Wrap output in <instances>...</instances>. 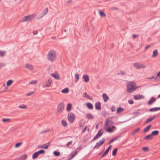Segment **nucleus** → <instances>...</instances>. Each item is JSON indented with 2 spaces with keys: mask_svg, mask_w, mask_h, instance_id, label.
Segmentation results:
<instances>
[{
  "mask_svg": "<svg viewBox=\"0 0 160 160\" xmlns=\"http://www.w3.org/2000/svg\"><path fill=\"white\" fill-rule=\"evenodd\" d=\"M135 83L133 81L129 82L127 84V91L129 93L134 91L137 88Z\"/></svg>",
  "mask_w": 160,
  "mask_h": 160,
  "instance_id": "nucleus-1",
  "label": "nucleus"
},
{
  "mask_svg": "<svg viewBox=\"0 0 160 160\" xmlns=\"http://www.w3.org/2000/svg\"><path fill=\"white\" fill-rule=\"evenodd\" d=\"M47 57L48 60L51 62H53L56 58V53L53 50L50 51L47 55Z\"/></svg>",
  "mask_w": 160,
  "mask_h": 160,
  "instance_id": "nucleus-2",
  "label": "nucleus"
},
{
  "mask_svg": "<svg viewBox=\"0 0 160 160\" xmlns=\"http://www.w3.org/2000/svg\"><path fill=\"white\" fill-rule=\"evenodd\" d=\"M34 18L33 15L26 16L23 17L20 22H30Z\"/></svg>",
  "mask_w": 160,
  "mask_h": 160,
  "instance_id": "nucleus-3",
  "label": "nucleus"
},
{
  "mask_svg": "<svg viewBox=\"0 0 160 160\" xmlns=\"http://www.w3.org/2000/svg\"><path fill=\"white\" fill-rule=\"evenodd\" d=\"M109 122H111V123L113 122L111 120L109 121L108 119H107L105 121V125L104 127V129L106 130L108 132H113V130L111 128H109L108 129H107L109 125Z\"/></svg>",
  "mask_w": 160,
  "mask_h": 160,
  "instance_id": "nucleus-4",
  "label": "nucleus"
},
{
  "mask_svg": "<svg viewBox=\"0 0 160 160\" xmlns=\"http://www.w3.org/2000/svg\"><path fill=\"white\" fill-rule=\"evenodd\" d=\"M68 120L71 123H72L75 119V116L72 113H69L68 115Z\"/></svg>",
  "mask_w": 160,
  "mask_h": 160,
  "instance_id": "nucleus-5",
  "label": "nucleus"
},
{
  "mask_svg": "<svg viewBox=\"0 0 160 160\" xmlns=\"http://www.w3.org/2000/svg\"><path fill=\"white\" fill-rule=\"evenodd\" d=\"M133 66L137 69L145 68L146 66L139 62H135L133 64Z\"/></svg>",
  "mask_w": 160,
  "mask_h": 160,
  "instance_id": "nucleus-6",
  "label": "nucleus"
},
{
  "mask_svg": "<svg viewBox=\"0 0 160 160\" xmlns=\"http://www.w3.org/2000/svg\"><path fill=\"white\" fill-rule=\"evenodd\" d=\"M64 109V104L63 102H60L58 105L57 110L59 112H62Z\"/></svg>",
  "mask_w": 160,
  "mask_h": 160,
  "instance_id": "nucleus-7",
  "label": "nucleus"
},
{
  "mask_svg": "<svg viewBox=\"0 0 160 160\" xmlns=\"http://www.w3.org/2000/svg\"><path fill=\"white\" fill-rule=\"evenodd\" d=\"M105 140L104 138H102L101 140H100L98 142H97L94 147V148H96L100 147L101 145L102 144L105 142Z\"/></svg>",
  "mask_w": 160,
  "mask_h": 160,
  "instance_id": "nucleus-8",
  "label": "nucleus"
},
{
  "mask_svg": "<svg viewBox=\"0 0 160 160\" xmlns=\"http://www.w3.org/2000/svg\"><path fill=\"white\" fill-rule=\"evenodd\" d=\"M50 75L56 79H59L60 78V75L59 73L57 72H55L53 73H51Z\"/></svg>",
  "mask_w": 160,
  "mask_h": 160,
  "instance_id": "nucleus-9",
  "label": "nucleus"
},
{
  "mask_svg": "<svg viewBox=\"0 0 160 160\" xmlns=\"http://www.w3.org/2000/svg\"><path fill=\"white\" fill-rule=\"evenodd\" d=\"M156 100V99L153 97H152L150 100L148 101V105H151L153 103H154Z\"/></svg>",
  "mask_w": 160,
  "mask_h": 160,
  "instance_id": "nucleus-10",
  "label": "nucleus"
},
{
  "mask_svg": "<svg viewBox=\"0 0 160 160\" xmlns=\"http://www.w3.org/2000/svg\"><path fill=\"white\" fill-rule=\"evenodd\" d=\"M154 78L155 79H160V71L158 72L157 73L156 76L155 77L154 76H152L151 77L148 78L147 79H152Z\"/></svg>",
  "mask_w": 160,
  "mask_h": 160,
  "instance_id": "nucleus-11",
  "label": "nucleus"
},
{
  "mask_svg": "<svg viewBox=\"0 0 160 160\" xmlns=\"http://www.w3.org/2000/svg\"><path fill=\"white\" fill-rule=\"evenodd\" d=\"M95 108L97 110H99L101 109V103L99 102H98L95 103Z\"/></svg>",
  "mask_w": 160,
  "mask_h": 160,
  "instance_id": "nucleus-12",
  "label": "nucleus"
},
{
  "mask_svg": "<svg viewBox=\"0 0 160 160\" xmlns=\"http://www.w3.org/2000/svg\"><path fill=\"white\" fill-rule=\"evenodd\" d=\"M112 146L111 145L104 152V153L102 154L101 156V158H103L105 157L106 154L108 153V151L111 147Z\"/></svg>",
  "mask_w": 160,
  "mask_h": 160,
  "instance_id": "nucleus-13",
  "label": "nucleus"
},
{
  "mask_svg": "<svg viewBox=\"0 0 160 160\" xmlns=\"http://www.w3.org/2000/svg\"><path fill=\"white\" fill-rule=\"evenodd\" d=\"M102 97L104 101L105 102H107L109 99V97L107 95L106 93H104L103 94Z\"/></svg>",
  "mask_w": 160,
  "mask_h": 160,
  "instance_id": "nucleus-14",
  "label": "nucleus"
},
{
  "mask_svg": "<svg viewBox=\"0 0 160 160\" xmlns=\"http://www.w3.org/2000/svg\"><path fill=\"white\" fill-rule=\"evenodd\" d=\"M160 110V107H155L150 108L149 110V111L151 112H155L158 110Z\"/></svg>",
  "mask_w": 160,
  "mask_h": 160,
  "instance_id": "nucleus-15",
  "label": "nucleus"
},
{
  "mask_svg": "<svg viewBox=\"0 0 160 160\" xmlns=\"http://www.w3.org/2000/svg\"><path fill=\"white\" fill-rule=\"evenodd\" d=\"M155 115H153L152 117H149V118L146 121L145 123H147L151 122L153 119L155 118Z\"/></svg>",
  "mask_w": 160,
  "mask_h": 160,
  "instance_id": "nucleus-16",
  "label": "nucleus"
},
{
  "mask_svg": "<svg viewBox=\"0 0 160 160\" xmlns=\"http://www.w3.org/2000/svg\"><path fill=\"white\" fill-rule=\"evenodd\" d=\"M142 97V98H144V96L142 95H134V98L136 100L141 99Z\"/></svg>",
  "mask_w": 160,
  "mask_h": 160,
  "instance_id": "nucleus-17",
  "label": "nucleus"
},
{
  "mask_svg": "<svg viewBox=\"0 0 160 160\" xmlns=\"http://www.w3.org/2000/svg\"><path fill=\"white\" fill-rule=\"evenodd\" d=\"M158 55V52L157 49L154 50L153 51V54L152 56V58H155Z\"/></svg>",
  "mask_w": 160,
  "mask_h": 160,
  "instance_id": "nucleus-18",
  "label": "nucleus"
},
{
  "mask_svg": "<svg viewBox=\"0 0 160 160\" xmlns=\"http://www.w3.org/2000/svg\"><path fill=\"white\" fill-rule=\"evenodd\" d=\"M152 136L151 134H150V135H148L146 137H145L144 139L148 140H150L152 139Z\"/></svg>",
  "mask_w": 160,
  "mask_h": 160,
  "instance_id": "nucleus-19",
  "label": "nucleus"
},
{
  "mask_svg": "<svg viewBox=\"0 0 160 160\" xmlns=\"http://www.w3.org/2000/svg\"><path fill=\"white\" fill-rule=\"evenodd\" d=\"M85 124V122L84 121L82 120H80L78 122V124L80 127H83Z\"/></svg>",
  "mask_w": 160,
  "mask_h": 160,
  "instance_id": "nucleus-20",
  "label": "nucleus"
},
{
  "mask_svg": "<svg viewBox=\"0 0 160 160\" xmlns=\"http://www.w3.org/2000/svg\"><path fill=\"white\" fill-rule=\"evenodd\" d=\"M50 143L49 142H48L46 143L43 144L42 146L43 148L47 149L48 148V146L50 145Z\"/></svg>",
  "mask_w": 160,
  "mask_h": 160,
  "instance_id": "nucleus-21",
  "label": "nucleus"
},
{
  "mask_svg": "<svg viewBox=\"0 0 160 160\" xmlns=\"http://www.w3.org/2000/svg\"><path fill=\"white\" fill-rule=\"evenodd\" d=\"M69 91V89L68 88H65L62 89L61 91V92L63 93H67Z\"/></svg>",
  "mask_w": 160,
  "mask_h": 160,
  "instance_id": "nucleus-22",
  "label": "nucleus"
},
{
  "mask_svg": "<svg viewBox=\"0 0 160 160\" xmlns=\"http://www.w3.org/2000/svg\"><path fill=\"white\" fill-rule=\"evenodd\" d=\"M86 118L88 119H93V117L91 114L88 113L86 114Z\"/></svg>",
  "mask_w": 160,
  "mask_h": 160,
  "instance_id": "nucleus-23",
  "label": "nucleus"
},
{
  "mask_svg": "<svg viewBox=\"0 0 160 160\" xmlns=\"http://www.w3.org/2000/svg\"><path fill=\"white\" fill-rule=\"evenodd\" d=\"M86 105L89 109H93V106L91 103L88 102L87 103Z\"/></svg>",
  "mask_w": 160,
  "mask_h": 160,
  "instance_id": "nucleus-24",
  "label": "nucleus"
},
{
  "mask_svg": "<svg viewBox=\"0 0 160 160\" xmlns=\"http://www.w3.org/2000/svg\"><path fill=\"white\" fill-rule=\"evenodd\" d=\"M72 105L71 103H69L68 104L67 107V110L68 111H70L71 110L72 108Z\"/></svg>",
  "mask_w": 160,
  "mask_h": 160,
  "instance_id": "nucleus-25",
  "label": "nucleus"
},
{
  "mask_svg": "<svg viewBox=\"0 0 160 160\" xmlns=\"http://www.w3.org/2000/svg\"><path fill=\"white\" fill-rule=\"evenodd\" d=\"M102 135V133L101 134H99V133H97V134L96 135L94 138H93L92 141L95 140L99 138Z\"/></svg>",
  "mask_w": 160,
  "mask_h": 160,
  "instance_id": "nucleus-26",
  "label": "nucleus"
},
{
  "mask_svg": "<svg viewBox=\"0 0 160 160\" xmlns=\"http://www.w3.org/2000/svg\"><path fill=\"white\" fill-rule=\"evenodd\" d=\"M77 152L76 150H75L74 152H72L71 154L70 155L71 156L70 159L74 157L77 154Z\"/></svg>",
  "mask_w": 160,
  "mask_h": 160,
  "instance_id": "nucleus-27",
  "label": "nucleus"
},
{
  "mask_svg": "<svg viewBox=\"0 0 160 160\" xmlns=\"http://www.w3.org/2000/svg\"><path fill=\"white\" fill-rule=\"evenodd\" d=\"M99 13L101 17H105L106 16V14L103 11H99Z\"/></svg>",
  "mask_w": 160,
  "mask_h": 160,
  "instance_id": "nucleus-28",
  "label": "nucleus"
},
{
  "mask_svg": "<svg viewBox=\"0 0 160 160\" xmlns=\"http://www.w3.org/2000/svg\"><path fill=\"white\" fill-rule=\"evenodd\" d=\"M159 133V131L158 130H155L152 132L151 134L152 136H156Z\"/></svg>",
  "mask_w": 160,
  "mask_h": 160,
  "instance_id": "nucleus-29",
  "label": "nucleus"
},
{
  "mask_svg": "<svg viewBox=\"0 0 160 160\" xmlns=\"http://www.w3.org/2000/svg\"><path fill=\"white\" fill-rule=\"evenodd\" d=\"M152 125H150L146 127L144 129V132H146L151 127Z\"/></svg>",
  "mask_w": 160,
  "mask_h": 160,
  "instance_id": "nucleus-30",
  "label": "nucleus"
},
{
  "mask_svg": "<svg viewBox=\"0 0 160 160\" xmlns=\"http://www.w3.org/2000/svg\"><path fill=\"white\" fill-rule=\"evenodd\" d=\"M140 128H138L132 131V135H134L136 133L138 132L140 130Z\"/></svg>",
  "mask_w": 160,
  "mask_h": 160,
  "instance_id": "nucleus-31",
  "label": "nucleus"
},
{
  "mask_svg": "<svg viewBox=\"0 0 160 160\" xmlns=\"http://www.w3.org/2000/svg\"><path fill=\"white\" fill-rule=\"evenodd\" d=\"M48 8H46L43 12V13L42 14V17L48 13Z\"/></svg>",
  "mask_w": 160,
  "mask_h": 160,
  "instance_id": "nucleus-32",
  "label": "nucleus"
},
{
  "mask_svg": "<svg viewBox=\"0 0 160 160\" xmlns=\"http://www.w3.org/2000/svg\"><path fill=\"white\" fill-rule=\"evenodd\" d=\"M61 122L62 125L64 127H66L67 126V122L65 120H62L61 121Z\"/></svg>",
  "mask_w": 160,
  "mask_h": 160,
  "instance_id": "nucleus-33",
  "label": "nucleus"
},
{
  "mask_svg": "<svg viewBox=\"0 0 160 160\" xmlns=\"http://www.w3.org/2000/svg\"><path fill=\"white\" fill-rule=\"evenodd\" d=\"M39 155L37 152H35L32 155V158L33 159L36 158Z\"/></svg>",
  "mask_w": 160,
  "mask_h": 160,
  "instance_id": "nucleus-34",
  "label": "nucleus"
},
{
  "mask_svg": "<svg viewBox=\"0 0 160 160\" xmlns=\"http://www.w3.org/2000/svg\"><path fill=\"white\" fill-rule=\"evenodd\" d=\"M26 67L30 70H32L33 69L32 66L30 64H27L26 65Z\"/></svg>",
  "mask_w": 160,
  "mask_h": 160,
  "instance_id": "nucleus-35",
  "label": "nucleus"
},
{
  "mask_svg": "<svg viewBox=\"0 0 160 160\" xmlns=\"http://www.w3.org/2000/svg\"><path fill=\"white\" fill-rule=\"evenodd\" d=\"M123 110H124L123 108H120V107L119 108H118V109L117 110V113H118L120 112H122L123 111Z\"/></svg>",
  "mask_w": 160,
  "mask_h": 160,
  "instance_id": "nucleus-36",
  "label": "nucleus"
},
{
  "mask_svg": "<svg viewBox=\"0 0 160 160\" xmlns=\"http://www.w3.org/2000/svg\"><path fill=\"white\" fill-rule=\"evenodd\" d=\"M83 78L84 80H89V77L87 75H83Z\"/></svg>",
  "mask_w": 160,
  "mask_h": 160,
  "instance_id": "nucleus-37",
  "label": "nucleus"
},
{
  "mask_svg": "<svg viewBox=\"0 0 160 160\" xmlns=\"http://www.w3.org/2000/svg\"><path fill=\"white\" fill-rule=\"evenodd\" d=\"M27 157V155L26 154H24L22 155L21 157V158L22 160H25Z\"/></svg>",
  "mask_w": 160,
  "mask_h": 160,
  "instance_id": "nucleus-38",
  "label": "nucleus"
},
{
  "mask_svg": "<svg viewBox=\"0 0 160 160\" xmlns=\"http://www.w3.org/2000/svg\"><path fill=\"white\" fill-rule=\"evenodd\" d=\"M117 151V148H115V149H114L112 151V155L113 156L116 155V154Z\"/></svg>",
  "mask_w": 160,
  "mask_h": 160,
  "instance_id": "nucleus-39",
  "label": "nucleus"
},
{
  "mask_svg": "<svg viewBox=\"0 0 160 160\" xmlns=\"http://www.w3.org/2000/svg\"><path fill=\"white\" fill-rule=\"evenodd\" d=\"M27 106L25 105L24 104H22L19 106L18 108L22 109L26 108Z\"/></svg>",
  "mask_w": 160,
  "mask_h": 160,
  "instance_id": "nucleus-40",
  "label": "nucleus"
},
{
  "mask_svg": "<svg viewBox=\"0 0 160 160\" xmlns=\"http://www.w3.org/2000/svg\"><path fill=\"white\" fill-rule=\"evenodd\" d=\"M118 139V137H115L114 138L112 139L109 142V144L111 143L112 142H113V141L117 140Z\"/></svg>",
  "mask_w": 160,
  "mask_h": 160,
  "instance_id": "nucleus-41",
  "label": "nucleus"
},
{
  "mask_svg": "<svg viewBox=\"0 0 160 160\" xmlns=\"http://www.w3.org/2000/svg\"><path fill=\"white\" fill-rule=\"evenodd\" d=\"M48 82H47L46 84V86L47 87H49L51 85L52 83V81H48Z\"/></svg>",
  "mask_w": 160,
  "mask_h": 160,
  "instance_id": "nucleus-42",
  "label": "nucleus"
},
{
  "mask_svg": "<svg viewBox=\"0 0 160 160\" xmlns=\"http://www.w3.org/2000/svg\"><path fill=\"white\" fill-rule=\"evenodd\" d=\"M60 152H59L55 151L54 152V154L56 156H58L60 155Z\"/></svg>",
  "mask_w": 160,
  "mask_h": 160,
  "instance_id": "nucleus-43",
  "label": "nucleus"
},
{
  "mask_svg": "<svg viewBox=\"0 0 160 160\" xmlns=\"http://www.w3.org/2000/svg\"><path fill=\"white\" fill-rule=\"evenodd\" d=\"M6 53L5 52L2 51L0 50V56L1 57H3L4 56Z\"/></svg>",
  "mask_w": 160,
  "mask_h": 160,
  "instance_id": "nucleus-44",
  "label": "nucleus"
},
{
  "mask_svg": "<svg viewBox=\"0 0 160 160\" xmlns=\"http://www.w3.org/2000/svg\"><path fill=\"white\" fill-rule=\"evenodd\" d=\"M13 82V81H8L7 82V86H10Z\"/></svg>",
  "mask_w": 160,
  "mask_h": 160,
  "instance_id": "nucleus-45",
  "label": "nucleus"
},
{
  "mask_svg": "<svg viewBox=\"0 0 160 160\" xmlns=\"http://www.w3.org/2000/svg\"><path fill=\"white\" fill-rule=\"evenodd\" d=\"M34 93V91H31L29 92H28L26 94V95L27 96H30L32 94H33Z\"/></svg>",
  "mask_w": 160,
  "mask_h": 160,
  "instance_id": "nucleus-46",
  "label": "nucleus"
},
{
  "mask_svg": "<svg viewBox=\"0 0 160 160\" xmlns=\"http://www.w3.org/2000/svg\"><path fill=\"white\" fill-rule=\"evenodd\" d=\"M37 82V81H32L29 82V84L35 85Z\"/></svg>",
  "mask_w": 160,
  "mask_h": 160,
  "instance_id": "nucleus-47",
  "label": "nucleus"
},
{
  "mask_svg": "<svg viewBox=\"0 0 160 160\" xmlns=\"http://www.w3.org/2000/svg\"><path fill=\"white\" fill-rule=\"evenodd\" d=\"M75 78L76 80H78L79 79V74L78 73H75Z\"/></svg>",
  "mask_w": 160,
  "mask_h": 160,
  "instance_id": "nucleus-48",
  "label": "nucleus"
},
{
  "mask_svg": "<svg viewBox=\"0 0 160 160\" xmlns=\"http://www.w3.org/2000/svg\"><path fill=\"white\" fill-rule=\"evenodd\" d=\"M50 129H48V130L42 131L40 132V134H42L44 133H47V132L50 131Z\"/></svg>",
  "mask_w": 160,
  "mask_h": 160,
  "instance_id": "nucleus-49",
  "label": "nucleus"
},
{
  "mask_svg": "<svg viewBox=\"0 0 160 160\" xmlns=\"http://www.w3.org/2000/svg\"><path fill=\"white\" fill-rule=\"evenodd\" d=\"M37 152L38 154L42 153H44L45 152V151L43 150H39L38 151H37Z\"/></svg>",
  "mask_w": 160,
  "mask_h": 160,
  "instance_id": "nucleus-50",
  "label": "nucleus"
},
{
  "mask_svg": "<svg viewBox=\"0 0 160 160\" xmlns=\"http://www.w3.org/2000/svg\"><path fill=\"white\" fill-rule=\"evenodd\" d=\"M149 149V148L147 147H143L142 148V150L145 152Z\"/></svg>",
  "mask_w": 160,
  "mask_h": 160,
  "instance_id": "nucleus-51",
  "label": "nucleus"
},
{
  "mask_svg": "<svg viewBox=\"0 0 160 160\" xmlns=\"http://www.w3.org/2000/svg\"><path fill=\"white\" fill-rule=\"evenodd\" d=\"M22 144V142H18L16 143L15 146V148H18L19 147L21 144Z\"/></svg>",
  "mask_w": 160,
  "mask_h": 160,
  "instance_id": "nucleus-52",
  "label": "nucleus"
},
{
  "mask_svg": "<svg viewBox=\"0 0 160 160\" xmlns=\"http://www.w3.org/2000/svg\"><path fill=\"white\" fill-rule=\"evenodd\" d=\"M120 74H121L122 75H124L125 74V73L124 72L122 71H120V72L119 73H117L118 75H120Z\"/></svg>",
  "mask_w": 160,
  "mask_h": 160,
  "instance_id": "nucleus-53",
  "label": "nucleus"
},
{
  "mask_svg": "<svg viewBox=\"0 0 160 160\" xmlns=\"http://www.w3.org/2000/svg\"><path fill=\"white\" fill-rule=\"evenodd\" d=\"M87 127L86 126L84 127V128L82 130V133H83L86 132V129H87Z\"/></svg>",
  "mask_w": 160,
  "mask_h": 160,
  "instance_id": "nucleus-54",
  "label": "nucleus"
},
{
  "mask_svg": "<svg viewBox=\"0 0 160 160\" xmlns=\"http://www.w3.org/2000/svg\"><path fill=\"white\" fill-rule=\"evenodd\" d=\"M128 102L129 103L131 104H132L134 103V102L132 100H128Z\"/></svg>",
  "mask_w": 160,
  "mask_h": 160,
  "instance_id": "nucleus-55",
  "label": "nucleus"
},
{
  "mask_svg": "<svg viewBox=\"0 0 160 160\" xmlns=\"http://www.w3.org/2000/svg\"><path fill=\"white\" fill-rule=\"evenodd\" d=\"M72 143V141H71L70 142H68V143L66 144V146L67 147H68L70 144H71Z\"/></svg>",
  "mask_w": 160,
  "mask_h": 160,
  "instance_id": "nucleus-56",
  "label": "nucleus"
},
{
  "mask_svg": "<svg viewBox=\"0 0 160 160\" xmlns=\"http://www.w3.org/2000/svg\"><path fill=\"white\" fill-rule=\"evenodd\" d=\"M103 129H101L100 130L98 131V133H99V134H101V133H102V134L103 133Z\"/></svg>",
  "mask_w": 160,
  "mask_h": 160,
  "instance_id": "nucleus-57",
  "label": "nucleus"
},
{
  "mask_svg": "<svg viewBox=\"0 0 160 160\" xmlns=\"http://www.w3.org/2000/svg\"><path fill=\"white\" fill-rule=\"evenodd\" d=\"M111 110L112 112H114L115 111V107L114 106H112L111 108Z\"/></svg>",
  "mask_w": 160,
  "mask_h": 160,
  "instance_id": "nucleus-58",
  "label": "nucleus"
},
{
  "mask_svg": "<svg viewBox=\"0 0 160 160\" xmlns=\"http://www.w3.org/2000/svg\"><path fill=\"white\" fill-rule=\"evenodd\" d=\"M9 120H10V119H2V121L3 122H5L6 121H9Z\"/></svg>",
  "mask_w": 160,
  "mask_h": 160,
  "instance_id": "nucleus-59",
  "label": "nucleus"
},
{
  "mask_svg": "<svg viewBox=\"0 0 160 160\" xmlns=\"http://www.w3.org/2000/svg\"><path fill=\"white\" fill-rule=\"evenodd\" d=\"M5 64L4 63H0V69L1 68L5 66Z\"/></svg>",
  "mask_w": 160,
  "mask_h": 160,
  "instance_id": "nucleus-60",
  "label": "nucleus"
},
{
  "mask_svg": "<svg viewBox=\"0 0 160 160\" xmlns=\"http://www.w3.org/2000/svg\"><path fill=\"white\" fill-rule=\"evenodd\" d=\"M87 94L86 92H84L83 93L82 96L83 97L86 98L87 96Z\"/></svg>",
  "mask_w": 160,
  "mask_h": 160,
  "instance_id": "nucleus-61",
  "label": "nucleus"
},
{
  "mask_svg": "<svg viewBox=\"0 0 160 160\" xmlns=\"http://www.w3.org/2000/svg\"><path fill=\"white\" fill-rule=\"evenodd\" d=\"M38 33V31H33V34L34 35H36Z\"/></svg>",
  "mask_w": 160,
  "mask_h": 160,
  "instance_id": "nucleus-62",
  "label": "nucleus"
},
{
  "mask_svg": "<svg viewBox=\"0 0 160 160\" xmlns=\"http://www.w3.org/2000/svg\"><path fill=\"white\" fill-rule=\"evenodd\" d=\"M3 86L5 88V90L3 91V92H4L6 90V89L8 88L6 87V85H5V83L3 84Z\"/></svg>",
  "mask_w": 160,
  "mask_h": 160,
  "instance_id": "nucleus-63",
  "label": "nucleus"
},
{
  "mask_svg": "<svg viewBox=\"0 0 160 160\" xmlns=\"http://www.w3.org/2000/svg\"><path fill=\"white\" fill-rule=\"evenodd\" d=\"M112 9H114L116 10H117L118 9V8L116 7H113L112 8Z\"/></svg>",
  "mask_w": 160,
  "mask_h": 160,
  "instance_id": "nucleus-64",
  "label": "nucleus"
}]
</instances>
